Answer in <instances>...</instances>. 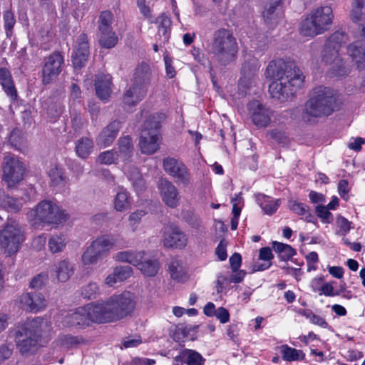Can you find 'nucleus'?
Instances as JSON below:
<instances>
[{
  "instance_id": "obj_13",
  "label": "nucleus",
  "mask_w": 365,
  "mask_h": 365,
  "mask_svg": "<svg viewBox=\"0 0 365 365\" xmlns=\"http://www.w3.org/2000/svg\"><path fill=\"white\" fill-rule=\"evenodd\" d=\"M22 240L21 231L13 225H6L0 232V245L8 255L16 253Z\"/></svg>"
},
{
  "instance_id": "obj_25",
  "label": "nucleus",
  "mask_w": 365,
  "mask_h": 365,
  "mask_svg": "<svg viewBox=\"0 0 365 365\" xmlns=\"http://www.w3.org/2000/svg\"><path fill=\"white\" fill-rule=\"evenodd\" d=\"M347 53L359 70L365 69V46L361 42L349 45Z\"/></svg>"
},
{
  "instance_id": "obj_12",
  "label": "nucleus",
  "mask_w": 365,
  "mask_h": 365,
  "mask_svg": "<svg viewBox=\"0 0 365 365\" xmlns=\"http://www.w3.org/2000/svg\"><path fill=\"white\" fill-rule=\"evenodd\" d=\"M4 163L3 180L7 183L8 187H12L23 178V164L18 158L11 155L4 158Z\"/></svg>"
},
{
  "instance_id": "obj_37",
  "label": "nucleus",
  "mask_w": 365,
  "mask_h": 365,
  "mask_svg": "<svg viewBox=\"0 0 365 365\" xmlns=\"http://www.w3.org/2000/svg\"><path fill=\"white\" fill-rule=\"evenodd\" d=\"M146 215L144 210L140 209L131 212L127 220V229L132 232H135L139 230L143 217Z\"/></svg>"
},
{
  "instance_id": "obj_56",
  "label": "nucleus",
  "mask_w": 365,
  "mask_h": 365,
  "mask_svg": "<svg viewBox=\"0 0 365 365\" xmlns=\"http://www.w3.org/2000/svg\"><path fill=\"white\" fill-rule=\"evenodd\" d=\"M33 302V293H24L19 297V304L22 309L30 312Z\"/></svg>"
},
{
  "instance_id": "obj_21",
  "label": "nucleus",
  "mask_w": 365,
  "mask_h": 365,
  "mask_svg": "<svg viewBox=\"0 0 365 365\" xmlns=\"http://www.w3.org/2000/svg\"><path fill=\"white\" fill-rule=\"evenodd\" d=\"M133 273V268L128 265L117 266L112 273L106 277L105 284L108 287H113L130 277Z\"/></svg>"
},
{
  "instance_id": "obj_60",
  "label": "nucleus",
  "mask_w": 365,
  "mask_h": 365,
  "mask_svg": "<svg viewBox=\"0 0 365 365\" xmlns=\"http://www.w3.org/2000/svg\"><path fill=\"white\" fill-rule=\"evenodd\" d=\"M215 254L220 261H224L227 259V242L225 240L220 242L215 250Z\"/></svg>"
},
{
  "instance_id": "obj_23",
  "label": "nucleus",
  "mask_w": 365,
  "mask_h": 365,
  "mask_svg": "<svg viewBox=\"0 0 365 365\" xmlns=\"http://www.w3.org/2000/svg\"><path fill=\"white\" fill-rule=\"evenodd\" d=\"M95 86L97 96L101 101H107L112 93L111 76L109 74L98 76Z\"/></svg>"
},
{
  "instance_id": "obj_11",
  "label": "nucleus",
  "mask_w": 365,
  "mask_h": 365,
  "mask_svg": "<svg viewBox=\"0 0 365 365\" xmlns=\"http://www.w3.org/2000/svg\"><path fill=\"white\" fill-rule=\"evenodd\" d=\"M163 165L165 171L175 179L176 182L185 186L190 183L191 175L183 163L168 157L163 159Z\"/></svg>"
},
{
  "instance_id": "obj_20",
  "label": "nucleus",
  "mask_w": 365,
  "mask_h": 365,
  "mask_svg": "<svg viewBox=\"0 0 365 365\" xmlns=\"http://www.w3.org/2000/svg\"><path fill=\"white\" fill-rule=\"evenodd\" d=\"M120 129V122L115 120L105 127L96 138V144L101 148L111 145L116 138Z\"/></svg>"
},
{
  "instance_id": "obj_64",
  "label": "nucleus",
  "mask_w": 365,
  "mask_h": 365,
  "mask_svg": "<svg viewBox=\"0 0 365 365\" xmlns=\"http://www.w3.org/2000/svg\"><path fill=\"white\" fill-rule=\"evenodd\" d=\"M155 361L154 359L147 358L135 357L131 360V365H154Z\"/></svg>"
},
{
  "instance_id": "obj_34",
  "label": "nucleus",
  "mask_w": 365,
  "mask_h": 365,
  "mask_svg": "<svg viewBox=\"0 0 365 365\" xmlns=\"http://www.w3.org/2000/svg\"><path fill=\"white\" fill-rule=\"evenodd\" d=\"M257 66L252 67L251 69H247L246 65L242 66V76L239 81V86L240 88H250L255 83L257 79Z\"/></svg>"
},
{
  "instance_id": "obj_53",
  "label": "nucleus",
  "mask_w": 365,
  "mask_h": 365,
  "mask_svg": "<svg viewBox=\"0 0 365 365\" xmlns=\"http://www.w3.org/2000/svg\"><path fill=\"white\" fill-rule=\"evenodd\" d=\"M289 208L294 213L299 215H304L307 212L308 207L296 200H289L288 204Z\"/></svg>"
},
{
  "instance_id": "obj_31",
  "label": "nucleus",
  "mask_w": 365,
  "mask_h": 365,
  "mask_svg": "<svg viewBox=\"0 0 365 365\" xmlns=\"http://www.w3.org/2000/svg\"><path fill=\"white\" fill-rule=\"evenodd\" d=\"M150 77V69L149 66L146 63H143L136 68L132 84L139 87H144L148 90Z\"/></svg>"
},
{
  "instance_id": "obj_30",
  "label": "nucleus",
  "mask_w": 365,
  "mask_h": 365,
  "mask_svg": "<svg viewBox=\"0 0 365 365\" xmlns=\"http://www.w3.org/2000/svg\"><path fill=\"white\" fill-rule=\"evenodd\" d=\"M91 245L103 257L115 246V240L111 236L102 235L93 240Z\"/></svg>"
},
{
  "instance_id": "obj_1",
  "label": "nucleus",
  "mask_w": 365,
  "mask_h": 365,
  "mask_svg": "<svg viewBox=\"0 0 365 365\" xmlns=\"http://www.w3.org/2000/svg\"><path fill=\"white\" fill-rule=\"evenodd\" d=\"M265 74L267 78L273 80L269 86L270 95L281 101L293 96L304 81V76L299 68L282 59L269 62Z\"/></svg>"
},
{
  "instance_id": "obj_57",
  "label": "nucleus",
  "mask_w": 365,
  "mask_h": 365,
  "mask_svg": "<svg viewBox=\"0 0 365 365\" xmlns=\"http://www.w3.org/2000/svg\"><path fill=\"white\" fill-rule=\"evenodd\" d=\"M63 107L60 104H53L48 107L47 114L51 120H56L63 113Z\"/></svg>"
},
{
  "instance_id": "obj_52",
  "label": "nucleus",
  "mask_w": 365,
  "mask_h": 365,
  "mask_svg": "<svg viewBox=\"0 0 365 365\" xmlns=\"http://www.w3.org/2000/svg\"><path fill=\"white\" fill-rule=\"evenodd\" d=\"M316 212L323 223L329 224L332 222L333 215L327 207L322 205L317 206Z\"/></svg>"
},
{
  "instance_id": "obj_4",
  "label": "nucleus",
  "mask_w": 365,
  "mask_h": 365,
  "mask_svg": "<svg viewBox=\"0 0 365 365\" xmlns=\"http://www.w3.org/2000/svg\"><path fill=\"white\" fill-rule=\"evenodd\" d=\"M347 41V35L341 31H337L327 39L324 44L322 61L329 67L331 75L334 76H345L349 72V68L344 61L340 52Z\"/></svg>"
},
{
  "instance_id": "obj_7",
  "label": "nucleus",
  "mask_w": 365,
  "mask_h": 365,
  "mask_svg": "<svg viewBox=\"0 0 365 365\" xmlns=\"http://www.w3.org/2000/svg\"><path fill=\"white\" fill-rule=\"evenodd\" d=\"M140 116L145 118V121L140 133L139 147L143 153L151 155L160 148V135L158 129L161 122L165 120V115L143 110Z\"/></svg>"
},
{
  "instance_id": "obj_35",
  "label": "nucleus",
  "mask_w": 365,
  "mask_h": 365,
  "mask_svg": "<svg viewBox=\"0 0 365 365\" xmlns=\"http://www.w3.org/2000/svg\"><path fill=\"white\" fill-rule=\"evenodd\" d=\"M350 16L354 22L365 21V0H353Z\"/></svg>"
},
{
  "instance_id": "obj_15",
  "label": "nucleus",
  "mask_w": 365,
  "mask_h": 365,
  "mask_svg": "<svg viewBox=\"0 0 365 365\" xmlns=\"http://www.w3.org/2000/svg\"><path fill=\"white\" fill-rule=\"evenodd\" d=\"M163 243L170 248H185L187 243V235L176 225H169L164 228Z\"/></svg>"
},
{
  "instance_id": "obj_28",
  "label": "nucleus",
  "mask_w": 365,
  "mask_h": 365,
  "mask_svg": "<svg viewBox=\"0 0 365 365\" xmlns=\"http://www.w3.org/2000/svg\"><path fill=\"white\" fill-rule=\"evenodd\" d=\"M168 269L171 278L178 282H184L187 279V272L182 260L173 259L168 264Z\"/></svg>"
},
{
  "instance_id": "obj_45",
  "label": "nucleus",
  "mask_w": 365,
  "mask_h": 365,
  "mask_svg": "<svg viewBox=\"0 0 365 365\" xmlns=\"http://www.w3.org/2000/svg\"><path fill=\"white\" fill-rule=\"evenodd\" d=\"M259 258L265 262L262 264H257V271H262L269 267L271 265L270 261L273 258L272 250L269 247H262L259 250Z\"/></svg>"
},
{
  "instance_id": "obj_22",
  "label": "nucleus",
  "mask_w": 365,
  "mask_h": 365,
  "mask_svg": "<svg viewBox=\"0 0 365 365\" xmlns=\"http://www.w3.org/2000/svg\"><path fill=\"white\" fill-rule=\"evenodd\" d=\"M147 89L131 84L125 91L123 103L125 106L131 107L138 103L145 96Z\"/></svg>"
},
{
  "instance_id": "obj_8",
  "label": "nucleus",
  "mask_w": 365,
  "mask_h": 365,
  "mask_svg": "<svg viewBox=\"0 0 365 365\" xmlns=\"http://www.w3.org/2000/svg\"><path fill=\"white\" fill-rule=\"evenodd\" d=\"M27 218L33 225L41 224H61L68 218V214L55 202L43 200L27 213Z\"/></svg>"
},
{
  "instance_id": "obj_26",
  "label": "nucleus",
  "mask_w": 365,
  "mask_h": 365,
  "mask_svg": "<svg viewBox=\"0 0 365 365\" xmlns=\"http://www.w3.org/2000/svg\"><path fill=\"white\" fill-rule=\"evenodd\" d=\"M137 268L145 276L153 277L157 274L160 268V264L158 259L144 252V257H143L142 260H140Z\"/></svg>"
},
{
  "instance_id": "obj_48",
  "label": "nucleus",
  "mask_w": 365,
  "mask_h": 365,
  "mask_svg": "<svg viewBox=\"0 0 365 365\" xmlns=\"http://www.w3.org/2000/svg\"><path fill=\"white\" fill-rule=\"evenodd\" d=\"M0 206L8 211L17 212L21 207V203L13 197L4 195L0 200Z\"/></svg>"
},
{
  "instance_id": "obj_19",
  "label": "nucleus",
  "mask_w": 365,
  "mask_h": 365,
  "mask_svg": "<svg viewBox=\"0 0 365 365\" xmlns=\"http://www.w3.org/2000/svg\"><path fill=\"white\" fill-rule=\"evenodd\" d=\"M284 16V0H268L266 2L262 11V17L267 24H277Z\"/></svg>"
},
{
  "instance_id": "obj_3",
  "label": "nucleus",
  "mask_w": 365,
  "mask_h": 365,
  "mask_svg": "<svg viewBox=\"0 0 365 365\" xmlns=\"http://www.w3.org/2000/svg\"><path fill=\"white\" fill-rule=\"evenodd\" d=\"M118 145V150L113 149L102 152L98 156L97 160L100 163L107 165L117 164L120 161L123 162L122 170L131 181L134 190L137 193H140L145 188V180L136 167L128 165L133 150L131 138L129 136L120 138Z\"/></svg>"
},
{
  "instance_id": "obj_42",
  "label": "nucleus",
  "mask_w": 365,
  "mask_h": 365,
  "mask_svg": "<svg viewBox=\"0 0 365 365\" xmlns=\"http://www.w3.org/2000/svg\"><path fill=\"white\" fill-rule=\"evenodd\" d=\"M156 23L158 24V35L163 37L164 41H167L169 38L170 26L169 18L163 14L158 18Z\"/></svg>"
},
{
  "instance_id": "obj_62",
  "label": "nucleus",
  "mask_w": 365,
  "mask_h": 365,
  "mask_svg": "<svg viewBox=\"0 0 365 365\" xmlns=\"http://www.w3.org/2000/svg\"><path fill=\"white\" fill-rule=\"evenodd\" d=\"M164 61L167 76L170 78H172L175 76L176 73L175 70L173 66L172 59L168 55H165L164 56Z\"/></svg>"
},
{
  "instance_id": "obj_40",
  "label": "nucleus",
  "mask_w": 365,
  "mask_h": 365,
  "mask_svg": "<svg viewBox=\"0 0 365 365\" xmlns=\"http://www.w3.org/2000/svg\"><path fill=\"white\" fill-rule=\"evenodd\" d=\"M274 250L279 255V257L284 260L289 259L295 255V250L290 245L274 242L272 244Z\"/></svg>"
},
{
  "instance_id": "obj_14",
  "label": "nucleus",
  "mask_w": 365,
  "mask_h": 365,
  "mask_svg": "<svg viewBox=\"0 0 365 365\" xmlns=\"http://www.w3.org/2000/svg\"><path fill=\"white\" fill-rule=\"evenodd\" d=\"M63 58L58 53H53L45 59L42 69L43 84L51 83L61 72Z\"/></svg>"
},
{
  "instance_id": "obj_49",
  "label": "nucleus",
  "mask_w": 365,
  "mask_h": 365,
  "mask_svg": "<svg viewBox=\"0 0 365 365\" xmlns=\"http://www.w3.org/2000/svg\"><path fill=\"white\" fill-rule=\"evenodd\" d=\"M336 234L340 236H345L351 230V222L343 216L339 215L336 220Z\"/></svg>"
},
{
  "instance_id": "obj_39",
  "label": "nucleus",
  "mask_w": 365,
  "mask_h": 365,
  "mask_svg": "<svg viewBox=\"0 0 365 365\" xmlns=\"http://www.w3.org/2000/svg\"><path fill=\"white\" fill-rule=\"evenodd\" d=\"M67 244V239L63 235H53L48 242L49 250L52 253H58L62 252Z\"/></svg>"
},
{
  "instance_id": "obj_17",
  "label": "nucleus",
  "mask_w": 365,
  "mask_h": 365,
  "mask_svg": "<svg viewBox=\"0 0 365 365\" xmlns=\"http://www.w3.org/2000/svg\"><path fill=\"white\" fill-rule=\"evenodd\" d=\"M248 113L252 121L258 128L267 127L271 122L272 111L258 101L249 103Z\"/></svg>"
},
{
  "instance_id": "obj_44",
  "label": "nucleus",
  "mask_w": 365,
  "mask_h": 365,
  "mask_svg": "<svg viewBox=\"0 0 365 365\" xmlns=\"http://www.w3.org/2000/svg\"><path fill=\"white\" fill-rule=\"evenodd\" d=\"M113 16L109 11H103L101 13L98 19V31H106L113 30L111 24L113 23Z\"/></svg>"
},
{
  "instance_id": "obj_5",
  "label": "nucleus",
  "mask_w": 365,
  "mask_h": 365,
  "mask_svg": "<svg viewBox=\"0 0 365 365\" xmlns=\"http://www.w3.org/2000/svg\"><path fill=\"white\" fill-rule=\"evenodd\" d=\"M334 92L332 89L324 86L316 87L304 104L302 118L306 121L312 122L317 118L328 116L334 111Z\"/></svg>"
},
{
  "instance_id": "obj_41",
  "label": "nucleus",
  "mask_w": 365,
  "mask_h": 365,
  "mask_svg": "<svg viewBox=\"0 0 365 365\" xmlns=\"http://www.w3.org/2000/svg\"><path fill=\"white\" fill-rule=\"evenodd\" d=\"M195 327H187L185 324H180L175 330V337L178 340H183L184 339H193L195 333Z\"/></svg>"
},
{
  "instance_id": "obj_36",
  "label": "nucleus",
  "mask_w": 365,
  "mask_h": 365,
  "mask_svg": "<svg viewBox=\"0 0 365 365\" xmlns=\"http://www.w3.org/2000/svg\"><path fill=\"white\" fill-rule=\"evenodd\" d=\"M93 143L88 138H82L76 143V152L78 157L85 159L91 153Z\"/></svg>"
},
{
  "instance_id": "obj_61",
  "label": "nucleus",
  "mask_w": 365,
  "mask_h": 365,
  "mask_svg": "<svg viewBox=\"0 0 365 365\" xmlns=\"http://www.w3.org/2000/svg\"><path fill=\"white\" fill-rule=\"evenodd\" d=\"M246 272L243 270L232 271V273L229 276L230 283H240L245 278Z\"/></svg>"
},
{
  "instance_id": "obj_24",
  "label": "nucleus",
  "mask_w": 365,
  "mask_h": 365,
  "mask_svg": "<svg viewBox=\"0 0 365 365\" xmlns=\"http://www.w3.org/2000/svg\"><path fill=\"white\" fill-rule=\"evenodd\" d=\"M255 200L264 214L267 215L274 214L281 204L279 199H274L270 196L260 193L255 195Z\"/></svg>"
},
{
  "instance_id": "obj_18",
  "label": "nucleus",
  "mask_w": 365,
  "mask_h": 365,
  "mask_svg": "<svg viewBox=\"0 0 365 365\" xmlns=\"http://www.w3.org/2000/svg\"><path fill=\"white\" fill-rule=\"evenodd\" d=\"M89 56V45L88 37L85 34H80L73 46L71 55L72 63L76 68H80L85 65Z\"/></svg>"
},
{
  "instance_id": "obj_43",
  "label": "nucleus",
  "mask_w": 365,
  "mask_h": 365,
  "mask_svg": "<svg viewBox=\"0 0 365 365\" xmlns=\"http://www.w3.org/2000/svg\"><path fill=\"white\" fill-rule=\"evenodd\" d=\"M101 258V255L92 247L91 245L88 246L83 252L81 256V262L84 265H91L97 263Z\"/></svg>"
},
{
  "instance_id": "obj_47",
  "label": "nucleus",
  "mask_w": 365,
  "mask_h": 365,
  "mask_svg": "<svg viewBox=\"0 0 365 365\" xmlns=\"http://www.w3.org/2000/svg\"><path fill=\"white\" fill-rule=\"evenodd\" d=\"M48 175L53 185H61L65 181L63 170L58 165L52 166L48 170Z\"/></svg>"
},
{
  "instance_id": "obj_55",
  "label": "nucleus",
  "mask_w": 365,
  "mask_h": 365,
  "mask_svg": "<svg viewBox=\"0 0 365 365\" xmlns=\"http://www.w3.org/2000/svg\"><path fill=\"white\" fill-rule=\"evenodd\" d=\"M335 282H330L323 283L322 287L320 288L319 295H325L327 297H334L339 294V292L334 288L333 284Z\"/></svg>"
},
{
  "instance_id": "obj_33",
  "label": "nucleus",
  "mask_w": 365,
  "mask_h": 365,
  "mask_svg": "<svg viewBox=\"0 0 365 365\" xmlns=\"http://www.w3.org/2000/svg\"><path fill=\"white\" fill-rule=\"evenodd\" d=\"M131 205L129 193L125 190L120 188L114 197V209L118 212H123L130 209Z\"/></svg>"
},
{
  "instance_id": "obj_59",
  "label": "nucleus",
  "mask_w": 365,
  "mask_h": 365,
  "mask_svg": "<svg viewBox=\"0 0 365 365\" xmlns=\"http://www.w3.org/2000/svg\"><path fill=\"white\" fill-rule=\"evenodd\" d=\"M98 291V287L96 283H90L84 287L83 294L86 298L91 299L96 296Z\"/></svg>"
},
{
  "instance_id": "obj_2",
  "label": "nucleus",
  "mask_w": 365,
  "mask_h": 365,
  "mask_svg": "<svg viewBox=\"0 0 365 365\" xmlns=\"http://www.w3.org/2000/svg\"><path fill=\"white\" fill-rule=\"evenodd\" d=\"M135 305V295L130 292L112 296L106 303L88 304L66 312L65 318L73 319H96L111 313L118 317H126L133 311Z\"/></svg>"
},
{
  "instance_id": "obj_58",
  "label": "nucleus",
  "mask_w": 365,
  "mask_h": 365,
  "mask_svg": "<svg viewBox=\"0 0 365 365\" xmlns=\"http://www.w3.org/2000/svg\"><path fill=\"white\" fill-rule=\"evenodd\" d=\"M4 20L6 34L9 35V31L12 29L15 24V19L13 13L9 11L5 12L4 14Z\"/></svg>"
},
{
  "instance_id": "obj_16",
  "label": "nucleus",
  "mask_w": 365,
  "mask_h": 365,
  "mask_svg": "<svg viewBox=\"0 0 365 365\" xmlns=\"http://www.w3.org/2000/svg\"><path fill=\"white\" fill-rule=\"evenodd\" d=\"M158 189L163 202L170 208H175L180 204V195L177 187L165 178L158 182Z\"/></svg>"
},
{
  "instance_id": "obj_51",
  "label": "nucleus",
  "mask_w": 365,
  "mask_h": 365,
  "mask_svg": "<svg viewBox=\"0 0 365 365\" xmlns=\"http://www.w3.org/2000/svg\"><path fill=\"white\" fill-rule=\"evenodd\" d=\"M282 357L286 361H294L299 358V355L302 354L301 351H298L295 349L290 348L287 346H281Z\"/></svg>"
},
{
  "instance_id": "obj_9",
  "label": "nucleus",
  "mask_w": 365,
  "mask_h": 365,
  "mask_svg": "<svg viewBox=\"0 0 365 365\" xmlns=\"http://www.w3.org/2000/svg\"><path fill=\"white\" fill-rule=\"evenodd\" d=\"M334 19L332 9L325 6L312 10L302 22L300 33L305 36L323 34L331 27Z\"/></svg>"
},
{
  "instance_id": "obj_54",
  "label": "nucleus",
  "mask_w": 365,
  "mask_h": 365,
  "mask_svg": "<svg viewBox=\"0 0 365 365\" xmlns=\"http://www.w3.org/2000/svg\"><path fill=\"white\" fill-rule=\"evenodd\" d=\"M48 281V274L46 273H40L33 277L30 282V287L33 289H41Z\"/></svg>"
},
{
  "instance_id": "obj_38",
  "label": "nucleus",
  "mask_w": 365,
  "mask_h": 365,
  "mask_svg": "<svg viewBox=\"0 0 365 365\" xmlns=\"http://www.w3.org/2000/svg\"><path fill=\"white\" fill-rule=\"evenodd\" d=\"M118 41V36L113 30L99 31L98 42L103 48H112L117 44Z\"/></svg>"
},
{
  "instance_id": "obj_32",
  "label": "nucleus",
  "mask_w": 365,
  "mask_h": 365,
  "mask_svg": "<svg viewBox=\"0 0 365 365\" xmlns=\"http://www.w3.org/2000/svg\"><path fill=\"white\" fill-rule=\"evenodd\" d=\"M0 84L11 99L15 100L17 96L16 91L10 71L5 68H0Z\"/></svg>"
},
{
  "instance_id": "obj_46",
  "label": "nucleus",
  "mask_w": 365,
  "mask_h": 365,
  "mask_svg": "<svg viewBox=\"0 0 365 365\" xmlns=\"http://www.w3.org/2000/svg\"><path fill=\"white\" fill-rule=\"evenodd\" d=\"M182 359L187 365H202L203 359L202 356L193 350H186L181 354Z\"/></svg>"
},
{
  "instance_id": "obj_29",
  "label": "nucleus",
  "mask_w": 365,
  "mask_h": 365,
  "mask_svg": "<svg viewBox=\"0 0 365 365\" xmlns=\"http://www.w3.org/2000/svg\"><path fill=\"white\" fill-rule=\"evenodd\" d=\"M144 252L135 250L121 251L115 255L114 259L119 262L130 264L137 267L140 260L144 257Z\"/></svg>"
},
{
  "instance_id": "obj_50",
  "label": "nucleus",
  "mask_w": 365,
  "mask_h": 365,
  "mask_svg": "<svg viewBox=\"0 0 365 365\" xmlns=\"http://www.w3.org/2000/svg\"><path fill=\"white\" fill-rule=\"evenodd\" d=\"M30 312L36 313L43 310L46 306V300L40 293H33V302Z\"/></svg>"
},
{
  "instance_id": "obj_6",
  "label": "nucleus",
  "mask_w": 365,
  "mask_h": 365,
  "mask_svg": "<svg viewBox=\"0 0 365 365\" xmlns=\"http://www.w3.org/2000/svg\"><path fill=\"white\" fill-rule=\"evenodd\" d=\"M49 325L46 321H29L16 333V346L20 353L29 356L35 354L41 341L48 331Z\"/></svg>"
},
{
  "instance_id": "obj_27",
  "label": "nucleus",
  "mask_w": 365,
  "mask_h": 365,
  "mask_svg": "<svg viewBox=\"0 0 365 365\" xmlns=\"http://www.w3.org/2000/svg\"><path fill=\"white\" fill-rule=\"evenodd\" d=\"M73 265L66 259H63L55 264L53 272L58 282H66L73 275Z\"/></svg>"
},
{
  "instance_id": "obj_10",
  "label": "nucleus",
  "mask_w": 365,
  "mask_h": 365,
  "mask_svg": "<svg viewBox=\"0 0 365 365\" xmlns=\"http://www.w3.org/2000/svg\"><path fill=\"white\" fill-rule=\"evenodd\" d=\"M212 52L217 61L223 66L232 63L236 60L238 46L235 38L229 30L221 29L215 31Z\"/></svg>"
},
{
  "instance_id": "obj_63",
  "label": "nucleus",
  "mask_w": 365,
  "mask_h": 365,
  "mask_svg": "<svg viewBox=\"0 0 365 365\" xmlns=\"http://www.w3.org/2000/svg\"><path fill=\"white\" fill-rule=\"evenodd\" d=\"M242 262V258L240 254L235 253L230 258V264L232 271L239 269Z\"/></svg>"
}]
</instances>
